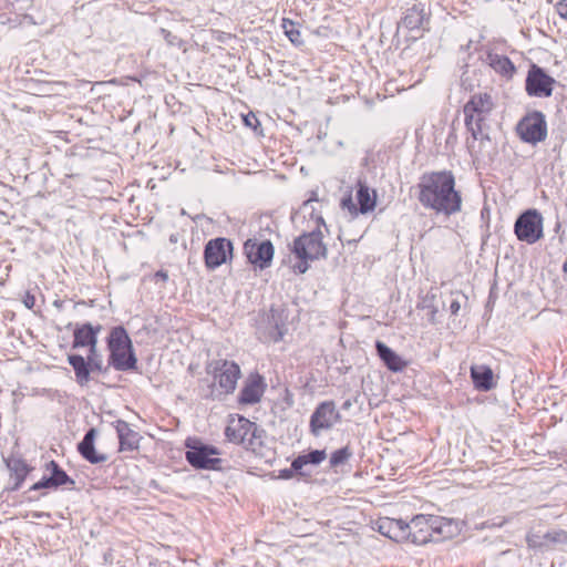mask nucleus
<instances>
[{"mask_svg": "<svg viewBox=\"0 0 567 567\" xmlns=\"http://www.w3.org/2000/svg\"><path fill=\"white\" fill-rule=\"evenodd\" d=\"M417 188V199L424 208L446 217L461 212L462 196L455 189V178L452 172L425 173L421 176Z\"/></svg>", "mask_w": 567, "mask_h": 567, "instance_id": "nucleus-1", "label": "nucleus"}, {"mask_svg": "<svg viewBox=\"0 0 567 567\" xmlns=\"http://www.w3.org/2000/svg\"><path fill=\"white\" fill-rule=\"evenodd\" d=\"M409 540L416 545L436 542L440 538H450L457 525L449 518L434 515H416L408 523Z\"/></svg>", "mask_w": 567, "mask_h": 567, "instance_id": "nucleus-2", "label": "nucleus"}, {"mask_svg": "<svg viewBox=\"0 0 567 567\" xmlns=\"http://www.w3.org/2000/svg\"><path fill=\"white\" fill-rule=\"evenodd\" d=\"M493 109L492 96L487 93L474 94L464 105L465 125L474 140L484 137L486 121Z\"/></svg>", "mask_w": 567, "mask_h": 567, "instance_id": "nucleus-3", "label": "nucleus"}, {"mask_svg": "<svg viewBox=\"0 0 567 567\" xmlns=\"http://www.w3.org/2000/svg\"><path fill=\"white\" fill-rule=\"evenodd\" d=\"M185 458L195 468L199 470H220L221 460L218 457L219 451L205 444L197 437H188L185 441Z\"/></svg>", "mask_w": 567, "mask_h": 567, "instance_id": "nucleus-4", "label": "nucleus"}, {"mask_svg": "<svg viewBox=\"0 0 567 567\" xmlns=\"http://www.w3.org/2000/svg\"><path fill=\"white\" fill-rule=\"evenodd\" d=\"M110 362L116 370L133 368L134 357L131 340L123 327H115L109 337Z\"/></svg>", "mask_w": 567, "mask_h": 567, "instance_id": "nucleus-5", "label": "nucleus"}, {"mask_svg": "<svg viewBox=\"0 0 567 567\" xmlns=\"http://www.w3.org/2000/svg\"><path fill=\"white\" fill-rule=\"evenodd\" d=\"M292 252L298 259L317 260L327 256V247L322 241V233L313 230L302 234L293 241Z\"/></svg>", "mask_w": 567, "mask_h": 567, "instance_id": "nucleus-6", "label": "nucleus"}, {"mask_svg": "<svg viewBox=\"0 0 567 567\" xmlns=\"http://www.w3.org/2000/svg\"><path fill=\"white\" fill-rule=\"evenodd\" d=\"M341 421V414L337 410L333 401H323L318 404L310 416V433L318 437L323 432L330 431L337 423Z\"/></svg>", "mask_w": 567, "mask_h": 567, "instance_id": "nucleus-7", "label": "nucleus"}, {"mask_svg": "<svg viewBox=\"0 0 567 567\" xmlns=\"http://www.w3.org/2000/svg\"><path fill=\"white\" fill-rule=\"evenodd\" d=\"M516 131L522 141L537 144L547 136V124L542 112L534 111L525 115L517 124Z\"/></svg>", "mask_w": 567, "mask_h": 567, "instance_id": "nucleus-8", "label": "nucleus"}, {"mask_svg": "<svg viewBox=\"0 0 567 567\" xmlns=\"http://www.w3.org/2000/svg\"><path fill=\"white\" fill-rule=\"evenodd\" d=\"M206 369L208 373L214 374L215 380H217L224 393L228 394L234 392L240 377V368L237 363L223 359L213 360L207 364Z\"/></svg>", "mask_w": 567, "mask_h": 567, "instance_id": "nucleus-9", "label": "nucleus"}, {"mask_svg": "<svg viewBox=\"0 0 567 567\" xmlns=\"http://www.w3.org/2000/svg\"><path fill=\"white\" fill-rule=\"evenodd\" d=\"M514 228L519 240L534 244L543 236L542 215L535 209H529L516 219Z\"/></svg>", "mask_w": 567, "mask_h": 567, "instance_id": "nucleus-10", "label": "nucleus"}, {"mask_svg": "<svg viewBox=\"0 0 567 567\" xmlns=\"http://www.w3.org/2000/svg\"><path fill=\"white\" fill-rule=\"evenodd\" d=\"M244 254L250 264L262 270L270 267L275 249L269 240L247 239L244 244Z\"/></svg>", "mask_w": 567, "mask_h": 567, "instance_id": "nucleus-11", "label": "nucleus"}, {"mask_svg": "<svg viewBox=\"0 0 567 567\" xmlns=\"http://www.w3.org/2000/svg\"><path fill=\"white\" fill-rule=\"evenodd\" d=\"M233 243L224 237L210 239L204 249V259L208 269H216L233 256Z\"/></svg>", "mask_w": 567, "mask_h": 567, "instance_id": "nucleus-12", "label": "nucleus"}, {"mask_svg": "<svg viewBox=\"0 0 567 567\" xmlns=\"http://www.w3.org/2000/svg\"><path fill=\"white\" fill-rule=\"evenodd\" d=\"M555 80L542 68L533 64L526 78V91L530 96H550Z\"/></svg>", "mask_w": 567, "mask_h": 567, "instance_id": "nucleus-13", "label": "nucleus"}, {"mask_svg": "<svg viewBox=\"0 0 567 567\" xmlns=\"http://www.w3.org/2000/svg\"><path fill=\"white\" fill-rule=\"evenodd\" d=\"M406 528L408 523L403 519L384 517L378 520V532L396 543L409 540L410 532Z\"/></svg>", "mask_w": 567, "mask_h": 567, "instance_id": "nucleus-14", "label": "nucleus"}, {"mask_svg": "<svg viewBox=\"0 0 567 567\" xmlns=\"http://www.w3.org/2000/svg\"><path fill=\"white\" fill-rule=\"evenodd\" d=\"M251 431H256V423L245 417H239L237 421L230 422L225 430V435L229 442L245 446L247 436H254V432Z\"/></svg>", "mask_w": 567, "mask_h": 567, "instance_id": "nucleus-15", "label": "nucleus"}, {"mask_svg": "<svg viewBox=\"0 0 567 567\" xmlns=\"http://www.w3.org/2000/svg\"><path fill=\"white\" fill-rule=\"evenodd\" d=\"M96 436V430L90 429L82 441L78 445V451L87 462L92 464H100L107 460V456L102 453H97L94 447V441Z\"/></svg>", "mask_w": 567, "mask_h": 567, "instance_id": "nucleus-16", "label": "nucleus"}, {"mask_svg": "<svg viewBox=\"0 0 567 567\" xmlns=\"http://www.w3.org/2000/svg\"><path fill=\"white\" fill-rule=\"evenodd\" d=\"M115 429L118 435L121 451H134L138 449L140 435L131 429L127 422L117 420L115 422Z\"/></svg>", "mask_w": 567, "mask_h": 567, "instance_id": "nucleus-17", "label": "nucleus"}, {"mask_svg": "<svg viewBox=\"0 0 567 567\" xmlns=\"http://www.w3.org/2000/svg\"><path fill=\"white\" fill-rule=\"evenodd\" d=\"M375 349L386 368L393 372H400L406 367V362L391 348L381 341H377Z\"/></svg>", "mask_w": 567, "mask_h": 567, "instance_id": "nucleus-18", "label": "nucleus"}, {"mask_svg": "<svg viewBox=\"0 0 567 567\" xmlns=\"http://www.w3.org/2000/svg\"><path fill=\"white\" fill-rule=\"evenodd\" d=\"M485 61L496 73L507 79H511L516 71L514 63L505 55L488 52Z\"/></svg>", "mask_w": 567, "mask_h": 567, "instance_id": "nucleus-19", "label": "nucleus"}, {"mask_svg": "<svg viewBox=\"0 0 567 567\" xmlns=\"http://www.w3.org/2000/svg\"><path fill=\"white\" fill-rule=\"evenodd\" d=\"M357 200L359 204V212L361 214H367L369 212H372L377 204L375 190L374 189L371 190L364 182L358 181Z\"/></svg>", "mask_w": 567, "mask_h": 567, "instance_id": "nucleus-20", "label": "nucleus"}, {"mask_svg": "<svg viewBox=\"0 0 567 567\" xmlns=\"http://www.w3.org/2000/svg\"><path fill=\"white\" fill-rule=\"evenodd\" d=\"M80 347H90L91 353L95 351L96 334L90 323H85L74 330L73 348Z\"/></svg>", "mask_w": 567, "mask_h": 567, "instance_id": "nucleus-21", "label": "nucleus"}, {"mask_svg": "<svg viewBox=\"0 0 567 567\" xmlns=\"http://www.w3.org/2000/svg\"><path fill=\"white\" fill-rule=\"evenodd\" d=\"M402 27L409 30L424 29V24L427 23V16L423 7L413 6L406 10L405 16L402 19Z\"/></svg>", "mask_w": 567, "mask_h": 567, "instance_id": "nucleus-22", "label": "nucleus"}, {"mask_svg": "<svg viewBox=\"0 0 567 567\" xmlns=\"http://www.w3.org/2000/svg\"><path fill=\"white\" fill-rule=\"evenodd\" d=\"M471 377L476 389L488 391L493 388V371L486 365L471 368Z\"/></svg>", "mask_w": 567, "mask_h": 567, "instance_id": "nucleus-23", "label": "nucleus"}, {"mask_svg": "<svg viewBox=\"0 0 567 567\" xmlns=\"http://www.w3.org/2000/svg\"><path fill=\"white\" fill-rule=\"evenodd\" d=\"M7 466L16 478V484L13 488L18 489L21 486L24 478L27 477L28 473L30 472V467L24 460L17 456L9 457L7 460Z\"/></svg>", "mask_w": 567, "mask_h": 567, "instance_id": "nucleus-24", "label": "nucleus"}, {"mask_svg": "<svg viewBox=\"0 0 567 567\" xmlns=\"http://www.w3.org/2000/svg\"><path fill=\"white\" fill-rule=\"evenodd\" d=\"M68 361L75 372L78 383L86 384L90 380V368L84 358L79 354H71L68 357Z\"/></svg>", "mask_w": 567, "mask_h": 567, "instance_id": "nucleus-25", "label": "nucleus"}, {"mask_svg": "<svg viewBox=\"0 0 567 567\" xmlns=\"http://www.w3.org/2000/svg\"><path fill=\"white\" fill-rule=\"evenodd\" d=\"M327 454L324 450H315L309 452L308 454L299 455L292 461V467L295 470H301L307 464L318 465L324 458Z\"/></svg>", "mask_w": 567, "mask_h": 567, "instance_id": "nucleus-26", "label": "nucleus"}, {"mask_svg": "<svg viewBox=\"0 0 567 567\" xmlns=\"http://www.w3.org/2000/svg\"><path fill=\"white\" fill-rule=\"evenodd\" d=\"M262 395V389L259 382L252 381L248 383L240 393V402L246 404L257 403Z\"/></svg>", "mask_w": 567, "mask_h": 567, "instance_id": "nucleus-27", "label": "nucleus"}, {"mask_svg": "<svg viewBox=\"0 0 567 567\" xmlns=\"http://www.w3.org/2000/svg\"><path fill=\"white\" fill-rule=\"evenodd\" d=\"M49 467L51 468L52 473L50 476L51 485L53 487H59L61 485H64L66 483H74L73 480L69 477V475L55 463L54 461H51L49 463Z\"/></svg>", "mask_w": 567, "mask_h": 567, "instance_id": "nucleus-28", "label": "nucleus"}, {"mask_svg": "<svg viewBox=\"0 0 567 567\" xmlns=\"http://www.w3.org/2000/svg\"><path fill=\"white\" fill-rule=\"evenodd\" d=\"M252 432H254V436H251V435L247 436V439H246L247 442L244 447L252 451L256 454H261L262 447H264V440H262L264 430L259 429L258 425L256 424V431H252Z\"/></svg>", "mask_w": 567, "mask_h": 567, "instance_id": "nucleus-29", "label": "nucleus"}, {"mask_svg": "<svg viewBox=\"0 0 567 567\" xmlns=\"http://www.w3.org/2000/svg\"><path fill=\"white\" fill-rule=\"evenodd\" d=\"M352 456V451L349 446H344L342 449H339L337 451H334L332 454H331V457H330V466L331 467H337L341 464H344L346 462L349 461V458Z\"/></svg>", "mask_w": 567, "mask_h": 567, "instance_id": "nucleus-30", "label": "nucleus"}, {"mask_svg": "<svg viewBox=\"0 0 567 567\" xmlns=\"http://www.w3.org/2000/svg\"><path fill=\"white\" fill-rule=\"evenodd\" d=\"M281 27L285 34L289 38L292 43H300V32L296 27V23L289 19H282Z\"/></svg>", "mask_w": 567, "mask_h": 567, "instance_id": "nucleus-31", "label": "nucleus"}, {"mask_svg": "<svg viewBox=\"0 0 567 567\" xmlns=\"http://www.w3.org/2000/svg\"><path fill=\"white\" fill-rule=\"evenodd\" d=\"M543 538L548 543H567V533L564 530L546 533Z\"/></svg>", "mask_w": 567, "mask_h": 567, "instance_id": "nucleus-32", "label": "nucleus"}, {"mask_svg": "<svg viewBox=\"0 0 567 567\" xmlns=\"http://www.w3.org/2000/svg\"><path fill=\"white\" fill-rule=\"evenodd\" d=\"M276 317V311L274 309L270 310V313L267 315V319L270 321V319L274 321V330H275V334H271V338L274 341H279L282 339V336H284V332L282 330L280 329L279 327V323L278 321L275 319Z\"/></svg>", "mask_w": 567, "mask_h": 567, "instance_id": "nucleus-33", "label": "nucleus"}, {"mask_svg": "<svg viewBox=\"0 0 567 567\" xmlns=\"http://www.w3.org/2000/svg\"><path fill=\"white\" fill-rule=\"evenodd\" d=\"M526 540H527L528 547H532V548L542 547L545 544H547V542L543 537L535 535V534L527 535Z\"/></svg>", "mask_w": 567, "mask_h": 567, "instance_id": "nucleus-34", "label": "nucleus"}, {"mask_svg": "<svg viewBox=\"0 0 567 567\" xmlns=\"http://www.w3.org/2000/svg\"><path fill=\"white\" fill-rule=\"evenodd\" d=\"M243 120H244V123L246 126L251 127L255 131L257 130V127L259 125V121L254 113L250 112V113L244 115Z\"/></svg>", "mask_w": 567, "mask_h": 567, "instance_id": "nucleus-35", "label": "nucleus"}, {"mask_svg": "<svg viewBox=\"0 0 567 567\" xmlns=\"http://www.w3.org/2000/svg\"><path fill=\"white\" fill-rule=\"evenodd\" d=\"M87 364L90 370L96 369L101 371L102 360L95 354V351L93 353L90 352Z\"/></svg>", "mask_w": 567, "mask_h": 567, "instance_id": "nucleus-36", "label": "nucleus"}, {"mask_svg": "<svg viewBox=\"0 0 567 567\" xmlns=\"http://www.w3.org/2000/svg\"><path fill=\"white\" fill-rule=\"evenodd\" d=\"M309 260L310 259H299V261L293 266V271L296 274H305L309 268Z\"/></svg>", "mask_w": 567, "mask_h": 567, "instance_id": "nucleus-37", "label": "nucleus"}, {"mask_svg": "<svg viewBox=\"0 0 567 567\" xmlns=\"http://www.w3.org/2000/svg\"><path fill=\"white\" fill-rule=\"evenodd\" d=\"M555 9L560 18L567 20V0H560L556 6Z\"/></svg>", "mask_w": 567, "mask_h": 567, "instance_id": "nucleus-38", "label": "nucleus"}, {"mask_svg": "<svg viewBox=\"0 0 567 567\" xmlns=\"http://www.w3.org/2000/svg\"><path fill=\"white\" fill-rule=\"evenodd\" d=\"M153 280L155 281V284H162V286L165 285L166 281L168 280L167 271L158 270L153 275Z\"/></svg>", "mask_w": 567, "mask_h": 567, "instance_id": "nucleus-39", "label": "nucleus"}, {"mask_svg": "<svg viewBox=\"0 0 567 567\" xmlns=\"http://www.w3.org/2000/svg\"><path fill=\"white\" fill-rule=\"evenodd\" d=\"M50 482H51L50 477H48V478L44 477L41 481H39L38 483L33 484L31 489L38 491L40 488L53 487V485H51Z\"/></svg>", "mask_w": 567, "mask_h": 567, "instance_id": "nucleus-40", "label": "nucleus"}, {"mask_svg": "<svg viewBox=\"0 0 567 567\" xmlns=\"http://www.w3.org/2000/svg\"><path fill=\"white\" fill-rule=\"evenodd\" d=\"M300 470H295L292 466L290 468H285L279 472V477L284 480H289L293 476L295 472H299Z\"/></svg>", "mask_w": 567, "mask_h": 567, "instance_id": "nucleus-41", "label": "nucleus"}, {"mask_svg": "<svg viewBox=\"0 0 567 567\" xmlns=\"http://www.w3.org/2000/svg\"><path fill=\"white\" fill-rule=\"evenodd\" d=\"M23 303L28 309H32L35 305V298L30 292H27L23 299Z\"/></svg>", "mask_w": 567, "mask_h": 567, "instance_id": "nucleus-42", "label": "nucleus"}, {"mask_svg": "<svg viewBox=\"0 0 567 567\" xmlns=\"http://www.w3.org/2000/svg\"><path fill=\"white\" fill-rule=\"evenodd\" d=\"M342 206L347 207L350 212H357L358 210V208L354 205V203L352 202L351 197L344 198L342 200Z\"/></svg>", "mask_w": 567, "mask_h": 567, "instance_id": "nucleus-43", "label": "nucleus"}, {"mask_svg": "<svg viewBox=\"0 0 567 567\" xmlns=\"http://www.w3.org/2000/svg\"><path fill=\"white\" fill-rule=\"evenodd\" d=\"M461 305L457 300H453L450 305V311L452 315H457L460 311Z\"/></svg>", "mask_w": 567, "mask_h": 567, "instance_id": "nucleus-44", "label": "nucleus"}]
</instances>
